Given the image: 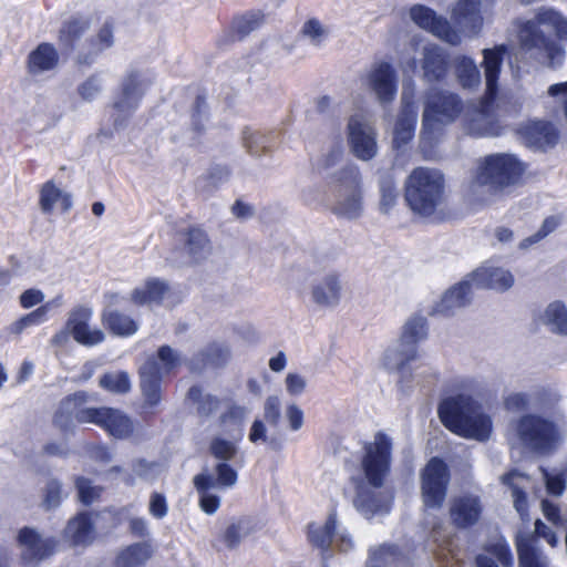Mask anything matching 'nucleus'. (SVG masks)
I'll return each instance as SVG.
<instances>
[{
  "label": "nucleus",
  "instance_id": "32",
  "mask_svg": "<svg viewBox=\"0 0 567 567\" xmlns=\"http://www.w3.org/2000/svg\"><path fill=\"white\" fill-rule=\"evenodd\" d=\"M423 78L427 82H439L447 73V56L442 48L427 44L422 50Z\"/></svg>",
  "mask_w": 567,
  "mask_h": 567
},
{
  "label": "nucleus",
  "instance_id": "17",
  "mask_svg": "<svg viewBox=\"0 0 567 567\" xmlns=\"http://www.w3.org/2000/svg\"><path fill=\"white\" fill-rule=\"evenodd\" d=\"M212 250L207 234L199 228H192L185 234L184 247L172 250L167 260L175 267L198 265L209 258Z\"/></svg>",
  "mask_w": 567,
  "mask_h": 567
},
{
  "label": "nucleus",
  "instance_id": "44",
  "mask_svg": "<svg viewBox=\"0 0 567 567\" xmlns=\"http://www.w3.org/2000/svg\"><path fill=\"white\" fill-rule=\"evenodd\" d=\"M454 66L456 78L463 87L473 89L480 85L481 72L473 59L465 55L456 56Z\"/></svg>",
  "mask_w": 567,
  "mask_h": 567
},
{
  "label": "nucleus",
  "instance_id": "42",
  "mask_svg": "<svg viewBox=\"0 0 567 567\" xmlns=\"http://www.w3.org/2000/svg\"><path fill=\"white\" fill-rule=\"evenodd\" d=\"M542 321L551 332L567 336V308L561 301L550 302L544 310Z\"/></svg>",
  "mask_w": 567,
  "mask_h": 567
},
{
  "label": "nucleus",
  "instance_id": "4",
  "mask_svg": "<svg viewBox=\"0 0 567 567\" xmlns=\"http://www.w3.org/2000/svg\"><path fill=\"white\" fill-rule=\"evenodd\" d=\"M442 423L465 439L486 441L492 433V420L482 406L468 395L449 398L439 408Z\"/></svg>",
  "mask_w": 567,
  "mask_h": 567
},
{
  "label": "nucleus",
  "instance_id": "9",
  "mask_svg": "<svg viewBox=\"0 0 567 567\" xmlns=\"http://www.w3.org/2000/svg\"><path fill=\"white\" fill-rule=\"evenodd\" d=\"M343 276L336 269L320 271L309 285V300L320 310L336 309L343 298Z\"/></svg>",
  "mask_w": 567,
  "mask_h": 567
},
{
  "label": "nucleus",
  "instance_id": "40",
  "mask_svg": "<svg viewBox=\"0 0 567 567\" xmlns=\"http://www.w3.org/2000/svg\"><path fill=\"white\" fill-rule=\"evenodd\" d=\"M140 100L118 91L112 103V118L116 128L124 127L138 107Z\"/></svg>",
  "mask_w": 567,
  "mask_h": 567
},
{
  "label": "nucleus",
  "instance_id": "13",
  "mask_svg": "<svg viewBox=\"0 0 567 567\" xmlns=\"http://www.w3.org/2000/svg\"><path fill=\"white\" fill-rule=\"evenodd\" d=\"M495 0H456L450 11L458 31L476 37L483 29L485 17L492 11Z\"/></svg>",
  "mask_w": 567,
  "mask_h": 567
},
{
  "label": "nucleus",
  "instance_id": "21",
  "mask_svg": "<svg viewBox=\"0 0 567 567\" xmlns=\"http://www.w3.org/2000/svg\"><path fill=\"white\" fill-rule=\"evenodd\" d=\"M93 311L85 306L73 308L68 316L66 326L73 339L85 347L100 344L105 339V333L97 327H91L90 320Z\"/></svg>",
  "mask_w": 567,
  "mask_h": 567
},
{
  "label": "nucleus",
  "instance_id": "33",
  "mask_svg": "<svg viewBox=\"0 0 567 567\" xmlns=\"http://www.w3.org/2000/svg\"><path fill=\"white\" fill-rule=\"evenodd\" d=\"M237 471L228 464V462H218L214 472H203L194 476L193 483L198 484L200 487L212 486L215 489L231 488L237 484Z\"/></svg>",
  "mask_w": 567,
  "mask_h": 567
},
{
  "label": "nucleus",
  "instance_id": "46",
  "mask_svg": "<svg viewBox=\"0 0 567 567\" xmlns=\"http://www.w3.org/2000/svg\"><path fill=\"white\" fill-rule=\"evenodd\" d=\"M237 38L244 40L251 32L261 28L266 22V14L261 10H250L233 19Z\"/></svg>",
  "mask_w": 567,
  "mask_h": 567
},
{
  "label": "nucleus",
  "instance_id": "50",
  "mask_svg": "<svg viewBox=\"0 0 567 567\" xmlns=\"http://www.w3.org/2000/svg\"><path fill=\"white\" fill-rule=\"evenodd\" d=\"M300 35L313 47H321L329 35V29L317 18H310L302 24Z\"/></svg>",
  "mask_w": 567,
  "mask_h": 567
},
{
  "label": "nucleus",
  "instance_id": "36",
  "mask_svg": "<svg viewBox=\"0 0 567 567\" xmlns=\"http://www.w3.org/2000/svg\"><path fill=\"white\" fill-rule=\"evenodd\" d=\"M230 359L228 346L220 342H213L198 351L190 360L192 370H202L206 367H224Z\"/></svg>",
  "mask_w": 567,
  "mask_h": 567
},
{
  "label": "nucleus",
  "instance_id": "54",
  "mask_svg": "<svg viewBox=\"0 0 567 567\" xmlns=\"http://www.w3.org/2000/svg\"><path fill=\"white\" fill-rule=\"evenodd\" d=\"M100 386L112 393L123 394L131 390L128 374L124 371H115L105 373L101 377Z\"/></svg>",
  "mask_w": 567,
  "mask_h": 567
},
{
  "label": "nucleus",
  "instance_id": "16",
  "mask_svg": "<svg viewBox=\"0 0 567 567\" xmlns=\"http://www.w3.org/2000/svg\"><path fill=\"white\" fill-rule=\"evenodd\" d=\"M348 143L358 159L368 162L378 154L377 131L362 114L349 117L347 125Z\"/></svg>",
  "mask_w": 567,
  "mask_h": 567
},
{
  "label": "nucleus",
  "instance_id": "64",
  "mask_svg": "<svg viewBox=\"0 0 567 567\" xmlns=\"http://www.w3.org/2000/svg\"><path fill=\"white\" fill-rule=\"evenodd\" d=\"M398 554V547L392 545H383L379 548L374 549L371 553L370 559L367 564V567H380L375 565V563H388L390 559L394 558Z\"/></svg>",
  "mask_w": 567,
  "mask_h": 567
},
{
  "label": "nucleus",
  "instance_id": "61",
  "mask_svg": "<svg viewBox=\"0 0 567 567\" xmlns=\"http://www.w3.org/2000/svg\"><path fill=\"white\" fill-rule=\"evenodd\" d=\"M75 486L78 489L79 499L84 504H91L101 494V488L92 485L91 481L84 477H78L75 480Z\"/></svg>",
  "mask_w": 567,
  "mask_h": 567
},
{
  "label": "nucleus",
  "instance_id": "48",
  "mask_svg": "<svg viewBox=\"0 0 567 567\" xmlns=\"http://www.w3.org/2000/svg\"><path fill=\"white\" fill-rule=\"evenodd\" d=\"M427 336L426 319L420 316L412 317L403 326L400 340L410 343L412 348L417 349V343Z\"/></svg>",
  "mask_w": 567,
  "mask_h": 567
},
{
  "label": "nucleus",
  "instance_id": "55",
  "mask_svg": "<svg viewBox=\"0 0 567 567\" xmlns=\"http://www.w3.org/2000/svg\"><path fill=\"white\" fill-rule=\"evenodd\" d=\"M187 396L198 404L197 412L202 415L208 416L216 412L219 406V400L216 396L203 394L202 389L198 386H192L188 390Z\"/></svg>",
  "mask_w": 567,
  "mask_h": 567
},
{
  "label": "nucleus",
  "instance_id": "23",
  "mask_svg": "<svg viewBox=\"0 0 567 567\" xmlns=\"http://www.w3.org/2000/svg\"><path fill=\"white\" fill-rule=\"evenodd\" d=\"M483 513V504L480 496L464 493L451 498L449 516L451 524L464 529L476 525Z\"/></svg>",
  "mask_w": 567,
  "mask_h": 567
},
{
  "label": "nucleus",
  "instance_id": "47",
  "mask_svg": "<svg viewBox=\"0 0 567 567\" xmlns=\"http://www.w3.org/2000/svg\"><path fill=\"white\" fill-rule=\"evenodd\" d=\"M150 85L151 80L145 73L130 70L121 80L120 91L141 101Z\"/></svg>",
  "mask_w": 567,
  "mask_h": 567
},
{
  "label": "nucleus",
  "instance_id": "28",
  "mask_svg": "<svg viewBox=\"0 0 567 567\" xmlns=\"http://www.w3.org/2000/svg\"><path fill=\"white\" fill-rule=\"evenodd\" d=\"M501 482L508 487L514 508L520 518L528 520L527 489L532 487V480L529 476L517 471H512L502 475Z\"/></svg>",
  "mask_w": 567,
  "mask_h": 567
},
{
  "label": "nucleus",
  "instance_id": "1",
  "mask_svg": "<svg viewBox=\"0 0 567 567\" xmlns=\"http://www.w3.org/2000/svg\"><path fill=\"white\" fill-rule=\"evenodd\" d=\"M527 165L512 153H495L480 158L473 168L466 188L472 205L495 203L507 189L520 184Z\"/></svg>",
  "mask_w": 567,
  "mask_h": 567
},
{
  "label": "nucleus",
  "instance_id": "62",
  "mask_svg": "<svg viewBox=\"0 0 567 567\" xmlns=\"http://www.w3.org/2000/svg\"><path fill=\"white\" fill-rule=\"evenodd\" d=\"M285 386L288 394L292 396L301 395L307 388V379L296 372H290L285 378Z\"/></svg>",
  "mask_w": 567,
  "mask_h": 567
},
{
  "label": "nucleus",
  "instance_id": "41",
  "mask_svg": "<svg viewBox=\"0 0 567 567\" xmlns=\"http://www.w3.org/2000/svg\"><path fill=\"white\" fill-rule=\"evenodd\" d=\"M102 321L112 333L121 337L132 336L138 329L134 319L117 310H104Z\"/></svg>",
  "mask_w": 567,
  "mask_h": 567
},
{
  "label": "nucleus",
  "instance_id": "56",
  "mask_svg": "<svg viewBox=\"0 0 567 567\" xmlns=\"http://www.w3.org/2000/svg\"><path fill=\"white\" fill-rule=\"evenodd\" d=\"M103 91V80L97 74H92L76 87V93L83 102L92 103Z\"/></svg>",
  "mask_w": 567,
  "mask_h": 567
},
{
  "label": "nucleus",
  "instance_id": "15",
  "mask_svg": "<svg viewBox=\"0 0 567 567\" xmlns=\"http://www.w3.org/2000/svg\"><path fill=\"white\" fill-rule=\"evenodd\" d=\"M75 419L80 423H95L116 439H125L134 431L130 416L117 409L106 406L85 408L76 412Z\"/></svg>",
  "mask_w": 567,
  "mask_h": 567
},
{
  "label": "nucleus",
  "instance_id": "45",
  "mask_svg": "<svg viewBox=\"0 0 567 567\" xmlns=\"http://www.w3.org/2000/svg\"><path fill=\"white\" fill-rule=\"evenodd\" d=\"M162 379L153 377L146 372L140 370V386L143 396L144 410H153L162 400Z\"/></svg>",
  "mask_w": 567,
  "mask_h": 567
},
{
  "label": "nucleus",
  "instance_id": "14",
  "mask_svg": "<svg viewBox=\"0 0 567 567\" xmlns=\"http://www.w3.org/2000/svg\"><path fill=\"white\" fill-rule=\"evenodd\" d=\"M450 482L446 464L437 458H431L421 472V494L425 506L439 508L442 506Z\"/></svg>",
  "mask_w": 567,
  "mask_h": 567
},
{
  "label": "nucleus",
  "instance_id": "51",
  "mask_svg": "<svg viewBox=\"0 0 567 567\" xmlns=\"http://www.w3.org/2000/svg\"><path fill=\"white\" fill-rule=\"evenodd\" d=\"M270 137L259 131L246 128L243 132V144L252 156H261L268 151Z\"/></svg>",
  "mask_w": 567,
  "mask_h": 567
},
{
  "label": "nucleus",
  "instance_id": "31",
  "mask_svg": "<svg viewBox=\"0 0 567 567\" xmlns=\"http://www.w3.org/2000/svg\"><path fill=\"white\" fill-rule=\"evenodd\" d=\"M506 52L507 47L505 44L496 45L493 49H484L482 52V66L484 69L486 95H488V99H494L497 93V80Z\"/></svg>",
  "mask_w": 567,
  "mask_h": 567
},
{
  "label": "nucleus",
  "instance_id": "7",
  "mask_svg": "<svg viewBox=\"0 0 567 567\" xmlns=\"http://www.w3.org/2000/svg\"><path fill=\"white\" fill-rule=\"evenodd\" d=\"M465 104L458 95L447 92L431 90L424 103L422 127L424 132H433L441 126L455 122L465 111Z\"/></svg>",
  "mask_w": 567,
  "mask_h": 567
},
{
  "label": "nucleus",
  "instance_id": "24",
  "mask_svg": "<svg viewBox=\"0 0 567 567\" xmlns=\"http://www.w3.org/2000/svg\"><path fill=\"white\" fill-rule=\"evenodd\" d=\"M184 363L183 355L169 346L158 348L156 354L150 355L140 370L153 377L163 379L175 373Z\"/></svg>",
  "mask_w": 567,
  "mask_h": 567
},
{
  "label": "nucleus",
  "instance_id": "34",
  "mask_svg": "<svg viewBox=\"0 0 567 567\" xmlns=\"http://www.w3.org/2000/svg\"><path fill=\"white\" fill-rule=\"evenodd\" d=\"M63 537L73 547H85L95 537L94 526L87 514H79L68 522Z\"/></svg>",
  "mask_w": 567,
  "mask_h": 567
},
{
  "label": "nucleus",
  "instance_id": "29",
  "mask_svg": "<svg viewBox=\"0 0 567 567\" xmlns=\"http://www.w3.org/2000/svg\"><path fill=\"white\" fill-rule=\"evenodd\" d=\"M260 529L261 524L258 519L251 516H241L233 518L220 533L219 537L228 549H235L239 546L241 540Z\"/></svg>",
  "mask_w": 567,
  "mask_h": 567
},
{
  "label": "nucleus",
  "instance_id": "59",
  "mask_svg": "<svg viewBox=\"0 0 567 567\" xmlns=\"http://www.w3.org/2000/svg\"><path fill=\"white\" fill-rule=\"evenodd\" d=\"M194 486L199 494V507L202 511L208 515L216 513L220 506V498L212 493L215 488L206 485L200 487L198 484H194Z\"/></svg>",
  "mask_w": 567,
  "mask_h": 567
},
{
  "label": "nucleus",
  "instance_id": "19",
  "mask_svg": "<svg viewBox=\"0 0 567 567\" xmlns=\"http://www.w3.org/2000/svg\"><path fill=\"white\" fill-rule=\"evenodd\" d=\"M417 116L415 86L413 83H406L402 90L401 106L393 127V144L395 147H401L413 138Z\"/></svg>",
  "mask_w": 567,
  "mask_h": 567
},
{
  "label": "nucleus",
  "instance_id": "2",
  "mask_svg": "<svg viewBox=\"0 0 567 567\" xmlns=\"http://www.w3.org/2000/svg\"><path fill=\"white\" fill-rule=\"evenodd\" d=\"M392 446V437L383 432H378L372 441L363 445L360 463L362 477L354 481L353 504L367 518L388 512V504L381 502V493L375 489L383 486L390 472Z\"/></svg>",
  "mask_w": 567,
  "mask_h": 567
},
{
  "label": "nucleus",
  "instance_id": "35",
  "mask_svg": "<svg viewBox=\"0 0 567 567\" xmlns=\"http://www.w3.org/2000/svg\"><path fill=\"white\" fill-rule=\"evenodd\" d=\"M171 292L168 282L158 278H148L144 285L136 287L130 295L134 305L161 303Z\"/></svg>",
  "mask_w": 567,
  "mask_h": 567
},
{
  "label": "nucleus",
  "instance_id": "53",
  "mask_svg": "<svg viewBox=\"0 0 567 567\" xmlns=\"http://www.w3.org/2000/svg\"><path fill=\"white\" fill-rule=\"evenodd\" d=\"M45 318V307H39L35 310L23 315L7 327L9 334L19 337L28 328L39 324Z\"/></svg>",
  "mask_w": 567,
  "mask_h": 567
},
{
  "label": "nucleus",
  "instance_id": "37",
  "mask_svg": "<svg viewBox=\"0 0 567 567\" xmlns=\"http://www.w3.org/2000/svg\"><path fill=\"white\" fill-rule=\"evenodd\" d=\"M59 61L54 47L50 43H41L28 55L27 70L31 75H40L53 70Z\"/></svg>",
  "mask_w": 567,
  "mask_h": 567
},
{
  "label": "nucleus",
  "instance_id": "30",
  "mask_svg": "<svg viewBox=\"0 0 567 567\" xmlns=\"http://www.w3.org/2000/svg\"><path fill=\"white\" fill-rule=\"evenodd\" d=\"M473 282L468 276L465 280L454 285L443 296L435 306L434 312L443 316H452L458 309L464 308L471 301V286Z\"/></svg>",
  "mask_w": 567,
  "mask_h": 567
},
{
  "label": "nucleus",
  "instance_id": "57",
  "mask_svg": "<svg viewBox=\"0 0 567 567\" xmlns=\"http://www.w3.org/2000/svg\"><path fill=\"white\" fill-rule=\"evenodd\" d=\"M246 415L247 410L245 408L239 405H231L219 416V423L224 429L230 425L231 429L228 432L237 433L238 429H243L241 424Z\"/></svg>",
  "mask_w": 567,
  "mask_h": 567
},
{
  "label": "nucleus",
  "instance_id": "39",
  "mask_svg": "<svg viewBox=\"0 0 567 567\" xmlns=\"http://www.w3.org/2000/svg\"><path fill=\"white\" fill-rule=\"evenodd\" d=\"M229 434V437L217 434L209 441L208 451L218 462H229L238 454V442L243 437V429Z\"/></svg>",
  "mask_w": 567,
  "mask_h": 567
},
{
  "label": "nucleus",
  "instance_id": "26",
  "mask_svg": "<svg viewBox=\"0 0 567 567\" xmlns=\"http://www.w3.org/2000/svg\"><path fill=\"white\" fill-rule=\"evenodd\" d=\"M517 134L527 146L537 148L553 145L557 140L555 127L544 121H528L522 123L517 128Z\"/></svg>",
  "mask_w": 567,
  "mask_h": 567
},
{
  "label": "nucleus",
  "instance_id": "10",
  "mask_svg": "<svg viewBox=\"0 0 567 567\" xmlns=\"http://www.w3.org/2000/svg\"><path fill=\"white\" fill-rule=\"evenodd\" d=\"M520 441L535 451H547L560 439L559 429L550 421L538 415L526 414L516 425Z\"/></svg>",
  "mask_w": 567,
  "mask_h": 567
},
{
  "label": "nucleus",
  "instance_id": "20",
  "mask_svg": "<svg viewBox=\"0 0 567 567\" xmlns=\"http://www.w3.org/2000/svg\"><path fill=\"white\" fill-rule=\"evenodd\" d=\"M493 99L486 97L476 105H466L462 122L464 128L476 136H497L501 134V126L495 115L489 110V102Z\"/></svg>",
  "mask_w": 567,
  "mask_h": 567
},
{
  "label": "nucleus",
  "instance_id": "60",
  "mask_svg": "<svg viewBox=\"0 0 567 567\" xmlns=\"http://www.w3.org/2000/svg\"><path fill=\"white\" fill-rule=\"evenodd\" d=\"M543 515L557 528H567V513L563 514L557 505L543 499L540 503Z\"/></svg>",
  "mask_w": 567,
  "mask_h": 567
},
{
  "label": "nucleus",
  "instance_id": "18",
  "mask_svg": "<svg viewBox=\"0 0 567 567\" xmlns=\"http://www.w3.org/2000/svg\"><path fill=\"white\" fill-rule=\"evenodd\" d=\"M410 18L417 27L451 45H458L462 42L461 32L452 27L446 18L437 14L429 7L413 6L410 9Z\"/></svg>",
  "mask_w": 567,
  "mask_h": 567
},
{
  "label": "nucleus",
  "instance_id": "12",
  "mask_svg": "<svg viewBox=\"0 0 567 567\" xmlns=\"http://www.w3.org/2000/svg\"><path fill=\"white\" fill-rule=\"evenodd\" d=\"M17 545L20 549V560L27 567H38L51 557L58 546L53 536H44L33 527H23L17 534Z\"/></svg>",
  "mask_w": 567,
  "mask_h": 567
},
{
  "label": "nucleus",
  "instance_id": "5",
  "mask_svg": "<svg viewBox=\"0 0 567 567\" xmlns=\"http://www.w3.org/2000/svg\"><path fill=\"white\" fill-rule=\"evenodd\" d=\"M404 199L414 214L436 215L446 199L444 174L432 167L414 168L404 183Z\"/></svg>",
  "mask_w": 567,
  "mask_h": 567
},
{
  "label": "nucleus",
  "instance_id": "43",
  "mask_svg": "<svg viewBox=\"0 0 567 567\" xmlns=\"http://www.w3.org/2000/svg\"><path fill=\"white\" fill-rule=\"evenodd\" d=\"M152 553L147 543L133 544L117 555L115 567H140L151 558Z\"/></svg>",
  "mask_w": 567,
  "mask_h": 567
},
{
  "label": "nucleus",
  "instance_id": "11",
  "mask_svg": "<svg viewBox=\"0 0 567 567\" xmlns=\"http://www.w3.org/2000/svg\"><path fill=\"white\" fill-rule=\"evenodd\" d=\"M548 542L551 547L557 544L555 533L539 518L535 522L534 533H518L516 536V548L520 567H547L548 561L538 546V538Z\"/></svg>",
  "mask_w": 567,
  "mask_h": 567
},
{
  "label": "nucleus",
  "instance_id": "49",
  "mask_svg": "<svg viewBox=\"0 0 567 567\" xmlns=\"http://www.w3.org/2000/svg\"><path fill=\"white\" fill-rule=\"evenodd\" d=\"M66 493L63 491L62 483L56 478H49L42 488L41 507L44 511H51L58 508Z\"/></svg>",
  "mask_w": 567,
  "mask_h": 567
},
{
  "label": "nucleus",
  "instance_id": "27",
  "mask_svg": "<svg viewBox=\"0 0 567 567\" xmlns=\"http://www.w3.org/2000/svg\"><path fill=\"white\" fill-rule=\"evenodd\" d=\"M39 207L43 214L60 210L65 214L72 208V195L60 187L53 179L41 185L39 190Z\"/></svg>",
  "mask_w": 567,
  "mask_h": 567
},
{
  "label": "nucleus",
  "instance_id": "6",
  "mask_svg": "<svg viewBox=\"0 0 567 567\" xmlns=\"http://www.w3.org/2000/svg\"><path fill=\"white\" fill-rule=\"evenodd\" d=\"M328 207L332 214L355 220L364 210L362 175L354 164H347L331 175Z\"/></svg>",
  "mask_w": 567,
  "mask_h": 567
},
{
  "label": "nucleus",
  "instance_id": "38",
  "mask_svg": "<svg viewBox=\"0 0 567 567\" xmlns=\"http://www.w3.org/2000/svg\"><path fill=\"white\" fill-rule=\"evenodd\" d=\"M416 358L417 349H414L410 343H405L398 339L384 351L382 363L388 370L400 371L405 367V364L414 361Z\"/></svg>",
  "mask_w": 567,
  "mask_h": 567
},
{
  "label": "nucleus",
  "instance_id": "22",
  "mask_svg": "<svg viewBox=\"0 0 567 567\" xmlns=\"http://www.w3.org/2000/svg\"><path fill=\"white\" fill-rule=\"evenodd\" d=\"M365 84L382 104L391 103L396 95V74L388 62L373 63L367 73Z\"/></svg>",
  "mask_w": 567,
  "mask_h": 567
},
{
  "label": "nucleus",
  "instance_id": "58",
  "mask_svg": "<svg viewBox=\"0 0 567 567\" xmlns=\"http://www.w3.org/2000/svg\"><path fill=\"white\" fill-rule=\"evenodd\" d=\"M114 44V32L111 24L105 23L91 40V52L96 55Z\"/></svg>",
  "mask_w": 567,
  "mask_h": 567
},
{
  "label": "nucleus",
  "instance_id": "52",
  "mask_svg": "<svg viewBox=\"0 0 567 567\" xmlns=\"http://www.w3.org/2000/svg\"><path fill=\"white\" fill-rule=\"evenodd\" d=\"M380 203L379 209L382 214H388L396 203L398 192L395 188V178L386 174L380 179Z\"/></svg>",
  "mask_w": 567,
  "mask_h": 567
},
{
  "label": "nucleus",
  "instance_id": "25",
  "mask_svg": "<svg viewBox=\"0 0 567 567\" xmlns=\"http://www.w3.org/2000/svg\"><path fill=\"white\" fill-rule=\"evenodd\" d=\"M473 285L480 288L504 292L514 286L515 278L508 269L482 266L468 275Z\"/></svg>",
  "mask_w": 567,
  "mask_h": 567
},
{
  "label": "nucleus",
  "instance_id": "8",
  "mask_svg": "<svg viewBox=\"0 0 567 567\" xmlns=\"http://www.w3.org/2000/svg\"><path fill=\"white\" fill-rule=\"evenodd\" d=\"M337 513L331 511L323 523H310L307 526V540L319 549L323 557L331 556L333 550L347 553L353 547V540L346 530L337 532Z\"/></svg>",
  "mask_w": 567,
  "mask_h": 567
},
{
  "label": "nucleus",
  "instance_id": "3",
  "mask_svg": "<svg viewBox=\"0 0 567 567\" xmlns=\"http://www.w3.org/2000/svg\"><path fill=\"white\" fill-rule=\"evenodd\" d=\"M540 27L551 28L557 38L567 40V19L558 11L540 8L535 17L519 24L518 39L526 51H535V56L549 65L559 63L564 51L547 38Z\"/></svg>",
  "mask_w": 567,
  "mask_h": 567
},
{
  "label": "nucleus",
  "instance_id": "63",
  "mask_svg": "<svg viewBox=\"0 0 567 567\" xmlns=\"http://www.w3.org/2000/svg\"><path fill=\"white\" fill-rule=\"evenodd\" d=\"M529 399L525 393L513 392L505 396L504 406L507 411L517 413L528 409Z\"/></svg>",
  "mask_w": 567,
  "mask_h": 567
}]
</instances>
